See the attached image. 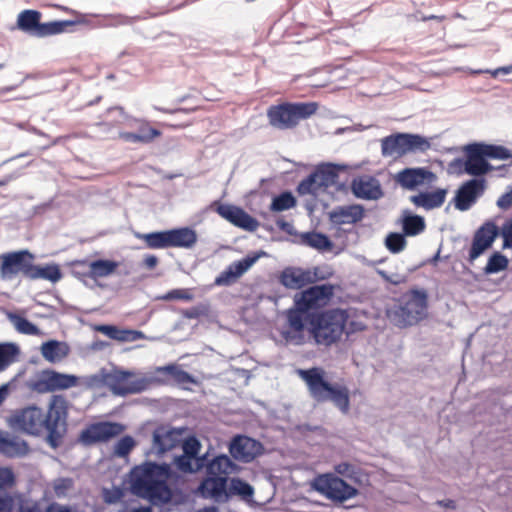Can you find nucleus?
I'll return each mask as SVG.
<instances>
[{"instance_id":"obj_1","label":"nucleus","mask_w":512,"mask_h":512,"mask_svg":"<svg viewBox=\"0 0 512 512\" xmlns=\"http://www.w3.org/2000/svg\"><path fill=\"white\" fill-rule=\"evenodd\" d=\"M180 478L169 464L147 461L132 469L131 491L153 505L167 504L173 498V491L168 483L176 484Z\"/></svg>"},{"instance_id":"obj_2","label":"nucleus","mask_w":512,"mask_h":512,"mask_svg":"<svg viewBox=\"0 0 512 512\" xmlns=\"http://www.w3.org/2000/svg\"><path fill=\"white\" fill-rule=\"evenodd\" d=\"M333 295V287L329 284L315 285L295 297L294 307L285 313L287 327L281 329V336L288 345L300 346L307 342L304 330L308 311L324 304Z\"/></svg>"},{"instance_id":"obj_3","label":"nucleus","mask_w":512,"mask_h":512,"mask_svg":"<svg viewBox=\"0 0 512 512\" xmlns=\"http://www.w3.org/2000/svg\"><path fill=\"white\" fill-rule=\"evenodd\" d=\"M297 375L305 382L310 396L317 402H332L342 413L350 408L349 390L338 383L326 380V372L321 367L298 369Z\"/></svg>"},{"instance_id":"obj_4","label":"nucleus","mask_w":512,"mask_h":512,"mask_svg":"<svg viewBox=\"0 0 512 512\" xmlns=\"http://www.w3.org/2000/svg\"><path fill=\"white\" fill-rule=\"evenodd\" d=\"M348 319L347 311L340 308L312 314L307 318L306 323H308V332L314 344L330 347L338 343L345 333Z\"/></svg>"},{"instance_id":"obj_5","label":"nucleus","mask_w":512,"mask_h":512,"mask_svg":"<svg viewBox=\"0 0 512 512\" xmlns=\"http://www.w3.org/2000/svg\"><path fill=\"white\" fill-rule=\"evenodd\" d=\"M427 315V293L423 290H412L402 295L387 310L389 320L399 328L417 324Z\"/></svg>"},{"instance_id":"obj_6","label":"nucleus","mask_w":512,"mask_h":512,"mask_svg":"<svg viewBox=\"0 0 512 512\" xmlns=\"http://www.w3.org/2000/svg\"><path fill=\"white\" fill-rule=\"evenodd\" d=\"M431 148L428 138L412 133H395L381 139L383 157L394 159L407 154L424 153Z\"/></svg>"},{"instance_id":"obj_7","label":"nucleus","mask_w":512,"mask_h":512,"mask_svg":"<svg viewBox=\"0 0 512 512\" xmlns=\"http://www.w3.org/2000/svg\"><path fill=\"white\" fill-rule=\"evenodd\" d=\"M69 407L70 403L65 396L55 394L51 396L47 411L44 412L46 439L53 448L59 445L66 432Z\"/></svg>"},{"instance_id":"obj_8","label":"nucleus","mask_w":512,"mask_h":512,"mask_svg":"<svg viewBox=\"0 0 512 512\" xmlns=\"http://www.w3.org/2000/svg\"><path fill=\"white\" fill-rule=\"evenodd\" d=\"M316 110L317 104L314 102L285 103L270 107L267 116L273 127L285 130L295 127L300 120L310 117Z\"/></svg>"},{"instance_id":"obj_9","label":"nucleus","mask_w":512,"mask_h":512,"mask_svg":"<svg viewBox=\"0 0 512 512\" xmlns=\"http://www.w3.org/2000/svg\"><path fill=\"white\" fill-rule=\"evenodd\" d=\"M9 426L32 436L46 434L44 410L37 405H29L15 410L8 418Z\"/></svg>"},{"instance_id":"obj_10","label":"nucleus","mask_w":512,"mask_h":512,"mask_svg":"<svg viewBox=\"0 0 512 512\" xmlns=\"http://www.w3.org/2000/svg\"><path fill=\"white\" fill-rule=\"evenodd\" d=\"M313 490L334 502H344L355 497L357 489L333 473L318 475L311 482Z\"/></svg>"},{"instance_id":"obj_11","label":"nucleus","mask_w":512,"mask_h":512,"mask_svg":"<svg viewBox=\"0 0 512 512\" xmlns=\"http://www.w3.org/2000/svg\"><path fill=\"white\" fill-rule=\"evenodd\" d=\"M78 381V376L46 369L29 380L27 387L38 394H46L78 386Z\"/></svg>"},{"instance_id":"obj_12","label":"nucleus","mask_w":512,"mask_h":512,"mask_svg":"<svg viewBox=\"0 0 512 512\" xmlns=\"http://www.w3.org/2000/svg\"><path fill=\"white\" fill-rule=\"evenodd\" d=\"M133 375V372L125 370H114L105 373V385L109 387L113 394L119 396L145 391L149 387L150 381L145 377L129 380Z\"/></svg>"},{"instance_id":"obj_13","label":"nucleus","mask_w":512,"mask_h":512,"mask_svg":"<svg viewBox=\"0 0 512 512\" xmlns=\"http://www.w3.org/2000/svg\"><path fill=\"white\" fill-rule=\"evenodd\" d=\"M0 277L2 280L11 281L16 275L22 274L28 279L32 262H34V255L28 250H19L9 253H4L0 256Z\"/></svg>"},{"instance_id":"obj_14","label":"nucleus","mask_w":512,"mask_h":512,"mask_svg":"<svg viewBox=\"0 0 512 512\" xmlns=\"http://www.w3.org/2000/svg\"><path fill=\"white\" fill-rule=\"evenodd\" d=\"M395 182L403 189L414 191L429 188L437 180L435 173L425 167L405 168L394 176Z\"/></svg>"},{"instance_id":"obj_15","label":"nucleus","mask_w":512,"mask_h":512,"mask_svg":"<svg viewBox=\"0 0 512 512\" xmlns=\"http://www.w3.org/2000/svg\"><path fill=\"white\" fill-rule=\"evenodd\" d=\"M336 177L337 174L330 166L320 167L299 183L297 191L301 195L311 194L316 196L333 185Z\"/></svg>"},{"instance_id":"obj_16","label":"nucleus","mask_w":512,"mask_h":512,"mask_svg":"<svg viewBox=\"0 0 512 512\" xmlns=\"http://www.w3.org/2000/svg\"><path fill=\"white\" fill-rule=\"evenodd\" d=\"M263 445L248 436L237 435L229 444V453L235 461L250 463L262 454Z\"/></svg>"},{"instance_id":"obj_17","label":"nucleus","mask_w":512,"mask_h":512,"mask_svg":"<svg viewBox=\"0 0 512 512\" xmlns=\"http://www.w3.org/2000/svg\"><path fill=\"white\" fill-rule=\"evenodd\" d=\"M124 431V426L113 422H98L91 424L81 433V441L84 444H94L105 442L120 435Z\"/></svg>"},{"instance_id":"obj_18","label":"nucleus","mask_w":512,"mask_h":512,"mask_svg":"<svg viewBox=\"0 0 512 512\" xmlns=\"http://www.w3.org/2000/svg\"><path fill=\"white\" fill-rule=\"evenodd\" d=\"M228 478L225 476L215 477L207 475L199 484L196 493L216 503L228 502L227 494Z\"/></svg>"},{"instance_id":"obj_19","label":"nucleus","mask_w":512,"mask_h":512,"mask_svg":"<svg viewBox=\"0 0 512 512\" xmlns=\"http://www.w3.org/2000/svg\"><path fill=\"white\" fill-rule=\"evenodd\" d=\"M498 233V227L493 222H486L476 230L469 251L468 260L470 263H473L492 246Z\"/></svg>"},{"instance_id":"obj_20","label":"nucleus","mask_w":512,"mask_h":512,"mask_svg":"<svg viewBox=\"0 0 512 512\" xmlns=\"http://www.w3.org/2000/svg\"><path fill=\"white\" fill-rule=\"evenodd\" d=\"M216 211L222 218L244 230L253 232L259 227V222L240 207L220 204Z\"/></svg>"},{"instance_id":"obj_21","label":"nucleus","mask_w":512,"mask_h":512,"mask_svg":"<svg viewBox=\"0 0 512 512\" xmlns=\"http://www.w3.org/2000/svg\"><path fill=\"white\" fill-rule=\"evenodd\" d=\"M485 190L484 179H471L465 182L455 196V207L460 211H466L476 202L477 198Z\"/></svg>"},{"instance_id":"obj_22","label":"nucleus","mask_w":512,"mask_h":512,"mask_svg":"<svg viewBox=\"0 0 512 512\" xmlns=\"http://www.w3.org/2000/svg\"><path fill=\"white\" fill-rule=\"evenodd\" d=\"M353 194L364 200H378L383 197L380 181L370 175L360 176L352 181Z\"/></svg>"},{"instance_id":"obj_23","label":"nucleus","mask_w":512,"mask_h":512,"mask_svg":"<svg viewBox=\"0 0 512 512\" xmlns=\"http://www.w3.org/2000/svg\"><path fill=\"white\" fill-rule=\"evenodd\" d=\"M181 436V430L167 426L158 427L153 432L152 449L157 455H162L176 447L181 441Z\"/></svg>"},{"instance_id":"obj_24","label":"nucleus","mask_w":512,"mask_h":512,"mask_svg":"<svg viewBox=\"0 0 512 512\" xmlns=\"http://www.w3.org/2000/svg\"><path fill=\"white\" fill-rule=\"evenodd\" d=\"M205 456V465L207 475L215 477L225 476L228 478L230 474H235L240 471V467L227 455L220 454L212 459H208V455Z\"/></svg>"},{"instance_id":"obj_25","label":"nucleus","mask_w":512,"mask_h":512,"mask_svg":"<svg viewBox=\"0 0 512 512\" xmlns=\"http://www.w3.org/2000/svg\"><path fill=\"white\" fill-rule=\"evenodd\" d=\"M466 160L464 162V171L471 176H482L492 170V165L485 160L474 144L465 147Z\"/></svg>"},{"instance_id":"obj_26","label":"nucleus","mask_w":512,"mask_h":512,"mask_svg":"<svg viewBox=\"0 0 512 512\" xmlns=\"http://www.w3.org/2000/svg\"><path fill=\"white\" fill-rule=\"evenodd\" d=\"M257 257H245L239 261L231 263L215 279L217 286H229L236 282L249 268L256 262Z\"/></svg>"},{"instance_id":"obj_27","label":"nucleus","mask_w":512,"mask_h":512,"mask_svg":"<svg viewBox=\"0 0 512 512\" xmlns=\"http://www.w3.org/2000/svg\"><path fill=\"white\" fill-rule=\"evenodd\" d=\"M29 451L28 444L20 437L0 430V454L9 457H23Z\"/></svg>"},{"instance_id":"obj_28","label":"nucleus","mask_w":512,"mask_h":512,"mask_svg":"<svg viewBox=\"0 0 512 512\" xmlns=\"http://www.w3.org/2000/svg\"><path fill=\"white\" fill-rule=\"evenodd\" d=\"M315 274L309 270L289 267L282 271L280 282L289 289H301L315 280Z\"/></svg>"},{"instance_id":"obj_29","label":"nucleus","mask_w":512,"mask_h":512,"mask_svg":"<svg viewBox=\"0 0 512 512\" xmlns=\"http://www.w3.org/2000/svg\"><path fill=\"white\" fill-rule=\"evenodd\" d=\"M363 216L364 209L357 204L340 206L330 212V220L336 225L354 224L361 221Z\"/></svg>"},{"instance_id":"obj_30","label":"nucleus","mask_w":512,"mask_h":512,"mask_svg":"<svg viewBox=\"0 0 512 512\" xmlns=\"http://www.w3.org/2000/svg\"><path fill=\"white\" fill-rule=\"evenodd\" d=\"M447 191L445 189H437L432 192H420L416 195L410 196V201L416 207L425 210H432L439 208L443 205L446 199Z\"/></svg>"},{"instance_id":"obj_31","label":"nucleus","mask_w":512,"mask_h":512,"mask_svg":"<svg viewBox=\"0 0 512 512\" xmlns=\"http://www.w3.org/2000/svg\"><path fill=\"white\" fill-rule=\"evenodd\" d=\"M169 247L192 248L197 242L196 232L188 227L167 230Z\"/></svg>"},{"instance_id":"obj_32","label":"nucleus","mask_w":512,"mask_h":512,"mask_svg":"<svg viewBox=\"0 0 512 512\" xmlns=\"http://www.w3.org/2000/svg\"><path fill=\"white\" fill-rule=\"evenodd\" d=\"M95 330L101 332L110 339L120 342H133L144 338V334L141 331L119 329L113 325H98L95 327Z\"/></svg>"},{"instance_id":"obj_33","label":"nucleus","mask_w":512,"mask_h":512,"mask_svg":"<svg viewBox=\"0 0 512 512\" xmlns=\"http://www.w3.org/2000/svg\"><path fill=\"white\" fill-rule=\"evenodd\" d=\"M399 223L405 236H417L426 228L425 219L422 216L413 214L409 210L402 211Z\"/></svg>"},{"instance_id":"obj_34","label":"nucleus","mask_w":512,"mask_h":512,"mask_svg":"<svg viewBox=\"0 0 512 512\" xmlns=\"http://www.w3.org/2000/svg\"><path fill=\"white\" fill-rule=\"evenodd\" d=\"M43 358L51 363L59 362L69 354V346L65 342L49 340L40 348Z\"/></svg>"},{"instance_id":"obj_35","label":"nucleus","mask_w":512,"mask_h":512,"mask_svg":"<svg viewBox=\"0 0 512 512\" xmlns=\"http://www.w3.org/2000/svg\"><path fill=\"white\" fill-rule=\"evenodd\" d=\"M255 490L252 485L248 482L244 481L239 477L228 478L227 483V494L228 501L234 497L238 496L241 500L251 501L253 499Z\"/></svg>"},{"instance_id":"obj_36","label":"nucleus","mask_w":512,"mask_h":512,"mask_svg":"<svg viewBox=\"0 0 512 512\" xmlns=\"http://www.w3.org/2000/svg\"><path fill=\"white\" fill-rule=\"evenodd\" d=\"M62 278V273L57 264H48L45 266L34 265L32 262L28 279H44L52 283L58 282Z\"/></svg>"},{"instance_id":"obj_37","label":"nucleus","mask_w":512,"mask_h":512,"mask_svg":"<svg viewBox=\"0 0 512 512\" xmlns=\"http://www.w3.org/2000/svg\"><path fill=\"white\" fill-rule=\"evenodd\" d=\"M41 13L36 10H24L17 18L18 28L26 34L36 37Z\"/></svg>"},{"instance_id":"obj_38","label":"nucleus","mask_w":512,"mask_h":512,"mask_svg":"<svg viewBox=\"0 0 512 512\" xmlns=\"http://www.w3.org/2000/svg\"><path fill=\"white\" fill-rule=\"evenodd\" d=\"M174 463L176 467L184 473H196L204 468L205 456L193 458L187 455H180L175 457Z\"/></svg>"},{"instance_id":"obj_39","label":"nucleus","mask_w":512,"mask_h":512,"mask_svg":"<svg viewBox=\"0 0 512 512\" xmlns=\"http://www.w3.org/2000/svg\"><path fill=\"white\" fill-rule=\"evenodd\" d=\"M20 354L19 346L15 343H0V373L17 361Z\"/></svg>"},{"instance_id":"obj_40","label":"nucleus","mask_w":512,"mask_h":512,"mask_svg":"<svg viewBox=\"0 0 512 512\" xmlns=\"http://www.w3.org/2000/svg\"><path fill=\"white\" fill-rule=\"evenodd\" d=\"M482 156L490 159L506 160L512 157L509 149L500 145L473 143Z\"/></svg>"},{"instance_id":"obj_41","label":"nucleus","mask_w":512,"mask_h":512,"mask_svg":"<svg viewBox=\"0 0 512 512\" xmlns=\"http://www.w3.org/2000/svg\"><path fill=\"white\" fill-rule=\"evenodd\" d=\"M118 264L111 260H95L88 263V275L92 278H102L111 275Z\"/></svg>"},{"instance_id":"obj_42","label":"nucleus","mask_w":512,"mask_h":512,"mask_svg":"<svg viewBox=\"0 0 512 512\" xmlns=\"http://www.w3.org/2000/svg\"><path fill=\"white\" fill-rule=\"evenodd\" d=\"M73 25L72 21H51L47 23L39 22L37 31V38H43L51 35L60 34L65 31V28Z\"/></svg>"},{"instance_id":"obj_43","label":"nucleus","mask_w":512,"mask_h":512,"mask_svg":"<svg viewBox=\"0 0 512 512\" xmlns=\"http://www.w3.org/2000/svg\"><path fill=\"white\" fill-rule=\"evenodd\" d=\"M302 241L307 246L315 248L320 251H325L332 247V242L330 241V239L322 233H317V232L305 233L302 236Z\"/></svg>"},{"instance_id":"obj_44","label":"nucleus","mask_w":512,"mask_h":512,"mask_svg":"<svg viewBox=\"0 0 512 512\" xmlns=\"http://www.w3.org/2000/svg\"><path fill=\"white\" fill-rule=\"evenodd\" d=\"M138 238L142 239L150 249H164L169 247L167 230L141 234Z\"/></svg>"},{"instance_id":"obj_45","label":"nucleus","mask_w":512,"mask_h":512,"mask_svg":"<svg viewBox=\"0 0 512 512\" xmlns=\"http://www.w3.org/2000/svg\"><path fill=\"white\" fill-rule=\"evenodd\" d=\"M508 267V259L500 252L493 253L484 268L486 275L495 274L505 270Z\"/></svg>"},{"instance_id":"obj_46","label":"nucleus","mask_w":512,"mask_h":512,"mask_svg":"<svg viewBox=\"0 0 512 512\" xmlns=\"http://www.w3.org/2000/svg\"><path fill=\"white\" fill-rule=\"evenodd\" d=\"M296 205V199L290 192H283L275 196L270 205V210L273 212H282L289 210Z\"/></svg>"},{"instance_id":"obj_47","label":"nucleus","mask_w":512,"mask_h":512,"mask_svg":"<svg viewBox=\"0 0 512 512\" xmlns=\"http://www.w3.org/2000/svg\"><path fill=\"white\" fill-rule=\"evenodd\" d=\"M405 237L404 234L391 232L385 238V247L393 254L400 253L407 245Z\"/></svg>"},{"instance_id":"obj_48","label":"nucleus","mask_w":512,"mask_h":512,"mask_svg":"<svg viewBox=\"0 0 512 512\" xmlns=\"http://www.w3.org/2000/svg\"><path fill=\"white\" fill-rule=\"evenodd\" d=\"M9 319L14 324L16 330L22 334L37 335L39 333L38 327L24 317L10 314Z\"/></svg>"},{"instance_id":"obj_49","label":"nucleus","mask_w":512,"mask_h":512,"mask_svg":"<svg viewBox=\"0 0 512 512\" xmlns=\"http://www.w3.org/2000/svg\"><path fill=\"white\" fill-rule=\"evenodd\" d=\"M161 371L168 374L176 383L180 385H185L189 383H194L193 377L186 371L182 370L180 367L176 365H168L161 368Z\"/></svg>"},{"instance_id":"obj_50","label":"nucleus","mask_w":512,"mask_h":512,"mask_svg":"<svg viewBox=\"0 0 512 512\" xmlns=\"http://www.w3.org/2000/svg\"><path fill=\"white\" fill-rule=\"evenodd\" d=\"M78 386H83L87 389L100 388L105 385V372L104 370L99 373L78 377Z\"/></svg>"},{"instance_id":"obj_51","label":"nucleus","mask_w":512,"mask_h":512,"mask_svg":"<svg viewBox=\"0 0 512 512\" xmlns=\"http://www.w3.org/2000/svg\"><path fill=\"white\" fill-rule=\"evenodd\" d=\"M135 446V441L131 436H124L118 440L114 446V455L118 457L127 456Z\"/></svg>"},{"instance_id":"obj_52","label":"nucleus","mask_w":512,"mask_h":512,"mask_svg":"<svg viewBox=\"0 0 512 512\" xmlns=\"http://www.w3.org/2000/svg\"><path fill=\"white\" fill-rule=\"evenodd\" d=\"M193 294L190 292L189 289H173L166 294L159 297V299L164 301H171V300H184V301H191L193 299Z\"/></svg>"},{"instance_id":"obj_53","label":"nucleus","mask_w":512,"mask_h":512,"mask_svg":"<svg viewBox=\"0 0 512 512\" xmlns=\"http://www.w3.org/2000/svg\"><path fill=\"white\" fill-rule=\"evenodd\" d=\"M335 472L341 476L355 479L358 475V467L349 462H341L334 467Z\"/></svg>"},{"instance_id":"obj_54","label":"nucleus","mask_w":512,"mask_h":512,"mask_svg":"<svg viewBox=\"0 0 512 512\" xmlns=\"http://www.w3.org/2000/svg\"><path fill=\"white\" fill-rule=\"evenodd\" d=\"M200 447L201 444L198 439L195 437H190L186 439L182 444L183 454L193 458H198Z\"/></svg>"},{"instance_id":"obj_55","label":"nucleus","mask_w":512,"mask_h":512,"mask_svg":"<svg viewBox=\"0 0 512 512\" xmlns=\"http://www.w3.org/2000/svg\"><path fill=\"white\" fill-rule=\"evenodd\" d=\"M136 133L147 138V140L142 141V144L151 143L155 138L161 135L159 130L152 128L147 122H141V125L139 126V129Z\"/></svg>"},{"instance_id":"obj_56","label":"nucleus","mask_w":512,"mask_h":512,"mask_svg":"<svg viewBox=\"0 0 512 512\" xmlns=\"http://www.w3.org/2000/svg\"><path fill=\"white\" fill-rule=\"evenodd\" d=\"M72 480L69 478H60L54 482V490L57 496L65 495V493L72 487Z\"/></svg>"},{"instance_id":"obj_57","label":"nucleus","mask_w":512,"mask_h":512,"mask_svg":"<svg viewBox=\"0 0 512 512\" xmlns=\"http://www.w3.org/2000/svg\"><path fill=\"white\" fill-rule=\"evenodd\" d=\"M14 484V473L9 467H0V487L12 486Z\"/></svg>"},{"instance_id":"obj_58","label":"nucleus","mask_w":512,"mask_h":512,"mask_svg":"<svg viewBox=\"0 0 512 512\" xmlns=\"http://www.w3.org/2000/svg\"><path fill=\"white\" fill-rule=\"evenodd\" d=\"M503 248H512V221L502 227Z\"/></svg>"},{"instance_id":"obj_59","label":"nucleus","mask_w":512,"mask_h":512,"mask_svg":"<svg viewBox=\"0 0 512 512\" xmlns=\"http://www.w3.org/2000/svg\"><path fill=\"white\" fill-rule=\"evenodd\" d=\"M119 138L127 143H141L147 140L145 136H140L136 132H119Z\"/></svg>"},{"instance_id":"obj_60","label":"nucleus","mask_w":512,"mask_h":512,"mask_svg":"<svg viewBox=\"0 0 512 512\" xmlns=\"http://www.w3.org/2000/svg\"><path fill=\"white\" fill-rule=\"evenodd\" d=\"M473 73H475V74L489 73L493 77H497L500 74L508 75V74L512 73V64L508 65V66L499 67V68H496L494 70H489V69H487V70H476V71H473Z\"/></svg>"},{"instance_id":"obj_61","label":"nucleus","mask_w":512,"mask_h":512,"mask_svg":"<svg viewBox=\"0 0 512 512\" xmlns=\"http://www.w3.org/2000/svg\"><path fill=\"white\" fill-rule=\"evenodd\" d=\"M497 206L503 210H507L512 206V189L499 197Z\"/></svg>"},{"instance_id":"obj_62","label":"nucleus","mask_w":512,"mask_h":512,"mask_svg":"<svg viewBox=\"0 0 512 512\" xmlns=\"http://www.w3.org/2000/svg\"><path fill=\"white\" fill-rule=\"evenodd\" d=\"M12 500L5 495L3 489L0 487V512H11Z\"/></svg>"},{"instance_id":"obj_63","label":"nucleus","mask_w":512,"mask_h":512,"mask_svg":"<svg viewBox=\"0 0 512 512\" xmlns=\"http://www.w3.org/2000/svg\"><path fill=\"white\" fill-rule=\"evenodd\" d=\"M404 281H405L404 276L397 274V273H393V274H389L386 282H389L394 285H398V284L403 283Z\"/></svg>"},{"instance_id":"obj_64","label":"nucleus","mask_w":512,"mask_h":512,"mask_svg":"<svg viewBox=\"0 0 512 512\" xmlns=\"http://www.w3.org/2000/svg\"><path fill=\"white\" fill-rule=\"evenodd\" d=\"M47 512H73L70 508L60 505L52 504L48 507Z\"/></svg>"}]
</instances>
